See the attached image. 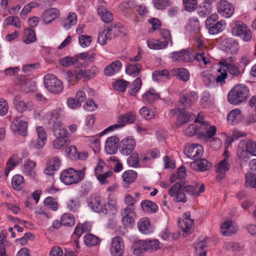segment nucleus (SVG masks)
<instances>
[{"instance_id":"nucleus-1","label":"nucleus","mask_w":256,"mask_h":256,"mask_svg":"<svg viewBox=\"0 0 256 256\" xmlns=\"http://www.w3.org/2000/svg\"><path fill=\"white\" fill-rule=\"evenodd\" d=\"M170 54L174 62H190L196 60L200 66L202 64L206 66L210 65L212 62V58L208 53V50L197 52L192 55L189 49H183L178 52H174Z\"/></svg>"},{"instance_id":"nucleus-2","label":"nucleus","mask_w":256,"mask_h":256,"mask_svg":"<svg viewBox=\"0 0 256 256\" xmlns=\"http://www.w3.org/2000/svg\"><path fill=\"white\" fill-rule=\"evenodd\" d=\"M98 72V68L96 66H92L87 70L74 68L66 72V78L70 84L74 85L82 78L83 82L90 80L94 78Z\"/></svg>"},{"instance_id":"nucleus-3","label":"nucleus","mask_w":256,"mask_h":256,"mask_svg":"<svg viewBox=\"0 0 256 256\" xmlns=\"http://www.w3.org/2000/svg\"><path fill=\"white\" fill-rule=\"evenodd\" d=\"M249 96L248 88L244 84H237L228 92V100L231 104L237 105L245 102Z\"/></svg>"},{"instance_id":"nucleus-4","label":"nucleus","mask_w":256,"mask_h":256,"mask_svg":"<svg viewBox=\"0 0 256 256\" xmlns=\"http://www.w3.org/2000/svg\"><path fill=\"white\" fill-rule=\"evenodd\" d=\"M84 170L85 168L76 170L72 168H69L61 172L60 179L66 185L78 183L84 178Z\"/></svg>"},{"instance_id":"nucleus-5","label":"nucleus","mask_w":256,"mask_h":256,"mask_svg":"<svg viewBox=\"0 0 256 256\" xmlns=\"http://www.w3.org/2000/svg\"><path fill=\"white\" fill-rule=\"evenodd\" d=\"M44 84L47 90L53 94H59L63 90L62 82L53 74H48L45 75Z\"/></svg>"},{"instance_id":"nucleus-6","label":"nucleus","mask_w":256,"mask_h":256,"mask_svg":"<svg viewBox=\"0 0 256 256\" xmlns=\"http://www.w3.org/2000/svg\"><path fill=\"white\" fill-rule=\"evenodd\" d=\"M136 118V114L133 112H128L125 114L120 115L118 117V124L108 127L102 132V134L104 135L108 132L114 129L122 128L126 124H133Z\"/></svg>"},{"instance_id":"nucleus-7","label":"nucleus","mask_w":256,"mask_h":256,"mask_svg":"<svg viewBox=\"0 0 256 256\" xmlns=\"http://www.w3.org/2000/svg\"><path fill=\"white\" fill-rule=\"evenodd\" d=\"M88 205L94 212L108 214L106 199L100 196H92L88 200Z\"/></svg>"},{"instance_id":"nucleus-8","label":"nucleus","mask_w":256,"mask_h":256,"mask_svg":"<svg viewBox=\"0 0 256 256\" xmlns=\"http://www.w3.org/2000/svg\"><path fill=\"white\" fill-rule=\"evenodd\" d=\"M232 32L234 36H241L244 41H249L252 38V32L242 22H235L232 26Z\"/></svg>"},{"instance_id":"nucleus-9","label":"nucleus","mask_w":256,"mask_h":256,"mask_svg":"<svg viewBox=\"0 0 256 256\" xmlns=\"http://www.w3.org/2000/svg\"><path fill=\"white\" fill-rule=\"evenodd\" d=\"M198 100V94L194 91L183 90L180 94V102L184 108H189Z\"/></svg>"},{"instance_id":"nucleus-10","label":"nucleus","mask_w":256,"mask_h":256,"mask_svg":"<svg viewBox=\"0 0 256 256\" xmlns=\"http://www.w3.org/2000/svg\"><path fill=\"white\" fill-rule=\"evenodd\" d=\"M184 185V182L180 180L175 183L168 190V194L172 196H176V202L186 203L187 201L186 198L182 188Z\"/></svg>"},{"instance_id":"nucleus-11","label":"nucleus","mask_w":256,"mask_h":256,"mask_svg":"<svg viewBox=\"0 0 256 256\" xmlns=\"http://www.w3.org/2000/svg\"><path fill=\"white\" fill-rule=\"evenodd\" d=\"M110 250L112 256H122L124 251V244L122 238L118 236L113 238Z\"/></svg>"},{"instance_id":"nucleus-12","label":"nucleus","mask_w":256,"mask_h":256,"mask_svg":"<svg viewBox=\"0 0 256 256\" xmlns=\"http://www.w3.org/2000/svg\"><path fill=\"white\" fill-rule=\"evenodd\" d=\"M135 146V140L131 136L124 138L119 143L120 152L124 156L130 154L134 150Z\"/></svg>"},{"instance_id":"nucleus-13","label":"nucleus","mask_w":256,"mask_h":256,"mask_svg":"<svg viewBox=\"0 0 256 256\" xmlns=\"http://www.w3.org/2000/svg\"><path fill=\"white\" fill-rule=\"evenodd\" d=\"M185 154L188 158L196 160L201 157L204 150L202 146L198 144H188L184 150Z\"/></svg>"},{"instance_id":"nucleus-14","label":"nucleus","mask_w":256,"mask_h":256,"mask_svg":"<svg viewBox=\"0 0 256 256\" xmlns=\"http://www.w3.org/2000/svg\"><path fill=\"white\" fill-rule=\"evenodd\" d=\"M170 114L172 116L177 114L178 120L181 124L193 120L196 117L195 114L184 109H172L170 111Z\"/></svg>"},{"instance_id":"nucleus-15","label":"nucleus","mask_w":256,"mask_h":256,"mask_svg":"<svg viewBox=\"0 0 256 256\" xmlns=\"http://www.w3.org/2000/svg\"><path fill=\"white\" fill-rule=\"evenodd\" d=\"M218 13L226 18H230L234 12L233 6L226 0H220L217 4Z\"/></svg>"},{"instance_id":"nucleus-16","label":"nucleus","mask_w":256,"mask_h":256,"mask_svg":"<svg viewBox=\"0 0 256 256\" xmlns=\"http://www.w3.org/2000/svg\"><path fill=\"white\" fill-rule=\"evenodd\" d=\"M120 140L117 136H112L108 138L105 142L106 152L109 154H116L119 148Z\"/></svg>"},{"instance_id":"nucleus-17","label":"nucleus","mask_w":256,"mask_h":256,"mask_svg":"<svg viewBox=\"0 0 256 256\" xmlns=\"http://www.w3.org/2000/svg\"><path fill=\"white\" fill-rule=\"evenodd\" d=\"M13 102L16 110L20 112H22L26 110H31L34 108V105L32 102H28L26 103L20 96H16L14 98Z\"/></svg>"},{"instance_id":"nucleus-18","label":"nucleus","mask_w":256,"mask_h":256,"mask_svg":"<svg viewBox=\"0 0 256 256\" xmlns=\"http://www.w3.org/2000/svg\"><path fill=\"white\" fill-rule=\"evenodd\" d=\"M60 164L61 160L59 158L53 157L47 162L44 172L47 175L52 176L60 168Z\"/></svg>"},{"instance_id":"nucleus-19","label":"nucleus","mask_w":256,"mask_h":256,"mask_svg":"<svg viewBox=\"0 0 256 256\" xmlns=\"http://www.w3.org/2000/svg\"><path fill=\"white\" fill-rule=\"evenodd\" d=\"M27 122L16 117L13 120L11 128L14 131H17L20 134L25 136L27 130Z\"/></svg>"},{"instance_id":"nucleus-20","label":"nucleus","mask_w":256,"mask_h":256,"mask_svg":"<svg viewBox=\"0 0 256 256\" xmlns=\"http://www.w3.org/2000/svg\"><path fill=\"white\" fill-rule=\"evenodd\" d=\"M190 168L196 170L204 172L209 170L211 166V164L205 158L196 159L191 162Z\"/></svg>"},{"instance_id":"nucleus-21","label":"nucleus","mask_w":256,"mask_h":256,"mask_svg":"<svg viewBox=\"0 0 256 256\" xmlns=\"http://www.w3.org/2000/svg\"><path fill=\"white\" fill-rule=\"evenodd\" d=\"M138 228V230L144 234H149L154 232V228L150 224L149 218L146 217L139 220Z\"/></svg>"},{"instance_id":"nucleus-22","label":"nucleus","mask_w":256,"mask_h":256,"mask_svg":"<svg viewBox=\"0 0 256 256\" xmlns=\"http://www.w3.org/2000/svg\"><path fill=\"white\" fill-rule=\"evenodd\" d=\"M122 66V64L120 61L116 60L105 67L104 73L106 76H112L120 70Z\"/></svg>"},{"instance_id":"nucleus-23","label":"nucleus","mask_w":256,"mask_h":256,"mask_svg":"<svg viewBox=\"0 0 256 256\" xmlns=\"http://www.w3.org/2000/svg\"><path fill=\"white\" fill-rule=\"evenodd\" d=\"M230 168V164L226 159L223 160L217 164L216 171L218 173L216 176L218 180H220L225 177L226 172L229 170Z\"/></svg>"},{"instance_id":"nucleus-24","label":"nucleus","mask_w":256,"mask_h":256,"mask_svg":"<svg viewBox=\"0 0 256 256\" xmlns=\"http://www.w3.org/2000/svg\"><path fill=\"white\" fill-rule=\"evenodd\" d=\"M159 94L153 88H150L142 96V100L145 104H151L155 100L159 99Z\"/></svg>"},{"instance_id":"nucleus-25","label":"nucleus","mask_w":256,"mask_h":256,"mask_svg":"<svg viewBox=\"0 0 256 256\" xmlns=\"http://www.w3.org/2000/svg\"><path fill=\"white\" fill-rule=\"evenodd\" d=\"M204 186L203 184L200 185L196 184L194 186L188 185L184 187L182 190L191 196H198L204 191Z\"/></svg>"},{"instance_id":"nucleus-26","label":"nucleus","mask_w":256,"mask_h":256,"mask_svg":"<svg viewBox=\"0 0 256 256\" xmlns=\"http://www.w3.org/2000/svg\"><path fill=\"white\" fill-rule=\"evenodd\" d=\"M112 28H106L102 30L98 33V42L102 46L105 45L108 40L112 38Z\"/></svg>"},{"instance_id":"nucleus-27","label":"nucleus","mask_w":256,"mask_h":256,"mask_svg":"<svg viewBox=\"0 0 256 256\" xmlns=\"http://www.w3.org/2000/svg\"><path fill=\"white\" fill-rule=\"evenodd\" d=\"M221 233L224 236H230L236 233L238 228L232 224L231 220H226L221 224Z\"/></svg>"},{"instance_id":"nucleus-28","label":"nucleus","mask_w":256,"mask_h":256,"mask_svg":"<svg viewBox=\"0 0 256 256\" xmlns=\"http://www.w3.org/2000/svg\"><path fill=\"white\" fill-rule=\"evenodd\" d=\"M59 14V11L58 9L51 8L46 10L42 15V18L46 24H50L54 20Z\"/></svg>"},{"instance_id":"nucleus-29","label":"nucleus","mask_w":256,"mask_h":256,"mask_svg":"<svg viewBox=\"0 0 256 256\" xmlns=\"http://www.w3.org/2000/svg\"><path fill=\"white\" fill-rule=\"evenodd\" d=\"M38 138L35 147L37 149H40L45 144L47 138V134L44 129L42 126H38L36 128Z\"/></svg>"},{"instance_id":"nucleus-30","label":"nucleus","mask_w":256,"mask_h":256,"mask_svg":"<svg viewBox=\"0 0 256 256\" xmlns=\"http://www.w3.org/2000/svg\"><path fill=\"white\" fill-rule=\"evenodd\" d=\"M184 219L182 221H179L178 224L182 228L183 232L187 234L190 233L194 221L190 218V213L189 212H186L184 214Z\"/></svg>"},{"instance_id":"nucleus-31","label":"nucleus","mask_w":256,"mask_h":256,"mask_svg":"<svg viewBox=\"0 0 256 256\" xmlns=\"http://www.w3.org/2000/svg\"><path fill=\"white\" fill-rule=\"evenodd\" d=\"M98 13L100 16L101 20L106 22L108 23L112 20L113 14L109 10L105 8L104 6H102L98 8Z\"/></svg>"},{"instance_id":"nucleus-32","label":"nucleus","mask_w":256,"mask_h":256,"mask_svg":"<svg viewBox=\"0 0 256 256\" xmlns=\"http://www.w3.org/2000/svg\"><path fill=\"white\" fill-rule=\"evenodd\" d=\"M52 131L55 136L67 137L68 134L63 124L60 122L54 123Z\"/></svg>"},{"instance_id":"nucleus-33","label":"nucleus","mask_w":256,"mask_h":256,"mask_svg":"<svg viewBox=\"0 0 256 256\" xmlns=\"http://www.w3.org/2000/svg\"><path fill=\"white\" fill-rule=\"evenodd\" d=\"M208 246L207 240L204 238H199L198 242L195 246V250L196 253L199 256H206V250Z\"/></svg>"},{"instance_id":"nucleus-34","label":"nucleus","mask_w":256,"mask_h":256,"mask_svg":"<svg viewBox=\"0 0 256 256\" xmlns=\"http://www.w3.org/2000/svg\"><path fill=\"white\" fill-rule=\"evenodd\" d=\"M148 46L153 50H161L166 48L168 45V41L164 40L162 42L154 39L148 40L146 42Z\"/></svg>"},{"instance_id":"nucleus-35","label":"nucleus","mask_w":256,"mask_h":256,"mask_svg":"<svg viewBox=\"0 0 256 256\" xmlns=\"http://www.w3.org/2000/svg\"><path fill=\"white\" fill-rule=\"evenodd\" d=\"M20 162V158L17 155H13L6 162V166L4 170V174L6 176H8L10 172Z\"/></svg>"},{"instance_id":"nucleus-36","label":"nucleus","mask_w":256,"mask_h":256,"mask_svg":"<svg viewBox=\"0 0 256 256\" xmlns=\"http://www.w3.org/2000/svg\"><path fill=\"white\" fill-rule=\"evenodd\" d=\"M201 77L204 86L207 87H214L216 86L214 76L208 71H204L201 74Z\"/></svg>"},{"instance_id":"nucleus-37","label":"nucleus","mask_w":256,"mask_h":256,"mask_svg":"<svg viewBox=\"0 0 256 256\" xmlns=\"http://www.w3.org/2000/svg\"><path fill=\"white\" fill-rule=\"evenodd\" d=\"M142 68V64L139 63L128 64L126 68V72L129 75L136 76L140 74Z\"/></svg>"},{"instance_id":"nucleus-38","label":"nucleus","mask_w":256,"mask_h":256,"mask_svg":"<svg viewBox=\"0 0 256 256\" xmlns=\"http://www.w3.org/2000/svg\"><path fill=\"white\" fill-rule=\"evenodd\" d=\"M77 22L76 14L74 12H70L67 18L62 21V25L66 30H69L72 26L76 25Z\"/></svg>"},{"instance_id":"nucleus-39","label":"nucleus","mask_w":256,"mask_h":256,"mask_svg":"<svg viewBox=\"0 0 256 256\" xmlns=\"http://www.w3.org/2000/svg\"><path fill=\"white\" fill-rule=\"evenodd\" d=\"M172 72L176 77L186 82L190 78V73L188 70L185 68H176L172 70Z\"/></svg>"},{"instance_id":"nucleus-40","label":"nucleus","mask_w":256,"mask_h":256,"mask_svg":"<svg viewBox=\"0 0 256 256\" xmlns=\"http://www.w3.org/2000/svg\"><path fill=\"white\" fill-rule=\"evenodd\" d=\"M146 240H138L134 242L132 248L134 253L137 256L144 253L146 250Z\"/></svg>"},{"instance_id":"nucleus-41","label":"nucleus","mask_w":256,"mask_h":256,"mask_svg":"<svg viewBox=\"0 0 256 256\" xmlns=\"http://www.w3.org/2000/svg\"><path fill=\"white\" fill-rule=\"evenodd\" d=\"M140 206L144 211L156 212L158 210V206L157 204L150 200H142L140 203Z\"/></svg>"},{"instance_id":"nucleus-42","label":"nucleus","mask_w":256,"mask_h":256,"mask_svg":"<svg viewBox=\"0 0 256 256\" xmlns=\"http://www.w3.org/2000/svg\"><path fill=\"white\" fill-rule=\"evenodd\" d=\"M84 242L88 246H94L100 244V240L98 237L91 234H88L84 237Z\"/></svg>"},{"instance_id":"nucleus-43","label":"nucleus","mask_w":256,"mask_h":256,"mask_svg":"<svg viewBox=\"0 0 256 256\" xmlns=\"http://www.w3.org/2000/svg\"><path fill=\"white\" fill-rule=\"evenodd\" d=\"M241 118V111L236 108L231 110L227 116L228 120L232 124L238 123Z\"/></svg>"},{"instance_id":"nucleus-44","label":"nucleus","mask_w":256,"mask_h":256,"mask_svg":"<svg viewBox=\"0 0 256 256\" xmlns=\"http://www.w3.org/2000/svg\"><path fill=\"white\" fill-rule=\"evenodd\" d=\"M24 177L20 174L14 176L12 179V185L13 188L16 190L22 189L24 184Z\"/></svg>"},{"instance_id":"nucleus-45","label":"nucleus","mask_w":256,"mask_h":256,"mask_svg":"<svg viewBox=\"0 0 256 256\" xmlns=\"http://www.w3.org/2000/svg\"><path fill=\"white\" fill-rule=\"evenodd\" d=\"M142 84L141 79L140 78H136L130 85L128 91V94L132 96H136L140 90Z\"/></svg>"},{"instance_id":"nucleus-46","label":"nucleus","mask_w":256,"mask_h":256,"mask_svg":"<svg viewBox=\"0 0 256 256\" xmlns=\"http://www.w3.org/2000/svg\"><path fill=\"white\" fill-rule=\"evenodd\" d=\"M218 74L214 76L216 86H222L226 82V79L228 76L227 72L225 68H220L218 70Z\"/></svg>"},{"instance_id":"nucleus-47","label":"nucleus","mask_w":256,"mask_h":256,"mask_svg":"<svg viewBox=\"0 0 256 256\" xmlns=\"http://www.w3.org/2000/svg\"><path fill=\"white\" fill-rule=\"evenodd\" d=\"M36 162L32 160H28L24 164V172L32 177L34 176Z\"/></svg>"},{"instance_id":"nucleus-48","label":"nucleus","mask_w":256,"mask_h":256,"mask_svg":"<svg viewBox=\"0 0 256 256\" xmlns=\"http://www.w3.org/2000/svg\"><path fill=\"white\" fill-rule=\"evenodd\" d=\"M24 42L28 44L34 42L36 40V36L34 28H26L24 30Z\"/></svg>"},{"instance_id":"nucleus-49","label":"nucleus","mask_w":256,"mask_h":256,"mask_svg":"<svg viewBox=\"0 0 256 256\" xmlns=\"http://www.w3.org/2000/svg\"><path fill=\"white\" fill-rule=\"evenodd\" d=\"M130 85V82L123 80H118L113 83L114 88L119 92H124Z\"/></svg>"},{"instance_id":"nucleus-50","label":"nucleus","mask_w":256,"mask_h":256,"mask_svg":"<svg viewBox=\"0 0 256 256\" xmlns=\"http://www.w3.org/2000/svg\"><path fill=\"white\" fill-rule=\"evenodd\" d=\"M123 180L127 184H131L134 182L137 178V173L133 170L125 171L122 176Z\"/></svg>"},{"instance_id":"nucleus-51","label":"nucleus","mask_w":256,"mask_h":256,"mask_svg":"<svg viewBox=\"0 0 256 256\" xmlns=\"http://www.w3.org/2000/svg\"><path fill=\"white\" fill-rule=\"evenodd\" d=\"M6 26H12L17 28H21V22L19 18L16 16H9L6 18L4 21Z\"/></svg>"},{"instance_id":"nucleus-52","label":"nucleus","mask_w":256,"mask_h":256,"mask_svg":"<svg viewBox=\"0 0 256 256\" xmlns=\"http://www.w3.org/2000/svg\"><path fill=\"white\" fill-rule=\"evenodd\" d=\"M226 25L224 21L220 20L217 22L209 27V33L211 34H216L221 32L224 29V26Z\"/></svg>"},{"instance_id":"nucleus-53","label":"nucleus","mask_w":256,"mask_h":256,"mask_svg":"<svg viewBox=\"0 0 256 256\" xmlns=\"http://www.w3.org/2000/svg\"><path fill=\"white\" fill-rule=\"evenodd\" d=\"M62 226H72L75 224V219L74 216L70 213L64 214L61 217Z\"/></svg>"},{"instance_id":"nucleus-54","label":"nucleus","mask_w":256,"mask_h":256,"mask_svg":"<svg viewBox=\"0 0 256 256\" xmlns=\"http://www.w3.org/2000/svg\"><path fill=\"white\" fill-rule=\"evenodd\" d=\"M246 182L244 186L246 187L250 186L256 188V174L251 172H248L245 175Z\"/></svg>"},{"instance_id":"nucleus-55","label":"nucleus","mask_w":256,"mask_h":256,"mask_svg":"<svg viewBox=\"0 0 256 256\" xmlns=\"http://www.w3.org/2000/svg\"><path fill=\"white\" fill-rule=\"evenodd\" d=\"M108 202L106 204L108 208V212H111L112 214H115L117 211L116 200L114 196L110 194L108 197Z\"/></svg>"},{"instance_id":"nucleus-56","label":"nucleus","mask_w":256,"mask_h":256,"mask_svg":"<svg viewBox=\"0 0 256 256\" xmlns=\"http://www.w3.org/2000/svg\"><path fill=\"white\" fill-rule=\"evenodd\" d=\"M77 62L78 60L76 58L70 56H66L58 60L59 64L66 68L74 64Z\"/></svg>"},{"instance_id":"nucleus-57","label":"nucleus","mask_w":256,"mask_h":256,"mask_svg":"<svg viewBox=\"0 0 256 256\" xmlns=\"http://www.w3.org/2000/svg\"><path fill=\"white\" fill-rule=\"evenodd\" d=\"M182 2L186 11L192 12L196 10L197 8V0H182Z\"/></svg>"},{"instance_id":"nucleus-58","label":"nucleus","mask_w":256,"mask_h":256,"mask_svg":"<svg viewBox=\"0 0 256 256\" xmlns=\"http://www.w3.org/2000/svg\"><path fill=\"white\" fill-rule=\"evenodd\" d=\"M140 114L146 120H150L154 118V111L147 107L143 106L140 110Z\"/></svg>"},{"instance_id":"nucleus-59","label":"nucleus","mask_w":256,"mask_h":256,"mask_svg":"<svg viewBox=\"0 0 256 256\" xmlns=\"http://www.w3.org/2000/svg\"><path fill=\"white\" fill-rule=\"evenodd\" d=\"M38 5V4L36 2H30L26 4L20 13L21 18H24L26 15L32 11V9L37 7Z\"/></svg>"},{"instance_id":"nucleus-60","label":"nucleus","mask_w":256,"mask_h":256,"mask_svg":"<svg viewBox=\"0 0 256 256\" xmlns=\"http://www.w3.org/2000/svg\"><path fill=\"white\" fill-rule=\"evenodd\" d=\"M44 204L54 211L58 208V204L56 200L52 197H48L44 200Z\"/></svg>"},{"instance_id":"nucleus-61","label":"nucleus","mask_w":256,"mask_h":256,"mask_svg":"<svg viewBox=\"0 0 256 256\" xmlns=\"http://www.w3.org/2000/svg\"><path fill=\"white\" fill-rule=\"evenodd\" d=\"M210 12V5L204 3L198 8V14L200 17L205 18L208 16Z\"/></svg>"},{"instance_id":"nucleus-62","label":"nucleus","mask_w":256,"mask_h":256,"mask_svg":"<svg viewBox=\"0 0 256 256\" xmlns=\"http://www.w3.org/2000/svg\"><path fill=\"white\" fill-rule=\"evenodd\" d=\"M128 164L132 167L137 168L139 164V158L137 152H133L127 160Z\"/></svg>"},{"instance_id":"nucleus-63","label":"nucleus","mask_w":256,"mask_h":256,"mask_svg":"<svg viewBox=\"0 0 256 256\" xmlns=\"http://www.w3.org/2000/svg\"><path fill=\"white\" fill-rule=\"evenodd\" d=\"M65 152L66 156L72 160H76L78 158V150L75 146H70L66 148Z\"/></svg>"},{"instance_id":"nucleus-64","label":"nucleus","mask_w":256,"mask_h":256,"mask_svg":"<svg viewBox=\"0 0 256 256\" xmlns=\"http://www.w3.org/2000/svg\"><path fill=\"white\" fill-rule=\"evenodd\" d=\"M246 150L249 154L256 156V142L252 140H248L246 144Z\"/></svg>"}]
</instances>
